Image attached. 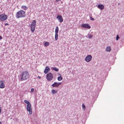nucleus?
I'll return each mask as SVG.
<instances>
[{
  "label": "nucleus",
  "mask_w": 124,
  "mask_h": 124,
  "mask_svg": "<svg viewBox=\"0 0 124 124\" xmlns=\"http://www.w3.org/2000/svg\"><path fill=\"white\" fill-rule=\"evenodd\" d=\"M25 16V12L23 10H21L17 12L16 15L17 18L24 17Z\"/></svg>",
  "instance_id": "f03ea898"
},
{
  "label": "nucleus",
  "mask_w": 124,
  "mask_h": 124,
  "mask_svg": "<svg viewBox=\"0 0 124 124\" xmlns=\"http://www.w3.org/2000/svg\"><path fill=\"white\" fill-rule=\"evenodd\" d=\"M90 19H91L92 20H93V21H94V19L93 18H92V17H90Z\"/></svg>",
  "instance_id": "c85d7f7f"
},
{
  "label": "nucleus",
  "mask_w": 124,
  "mask_h": 124,
  "mask_svg": "<svg viewBox=\"0 0 124 124\" xmlns=\"http://www.w3.org/2000/svg\"><path fill=\"white\" fill-rule=\"evenodd\" d=\"M0 124H2L1 122L0 121Z\"/></svg>",
  "instance_id": "72a5a7b5"
},
{
  "label": "nucleus",
  "mask_w": 124,
  "mask_h": 124,
  "mask_svg": "<svg viewBox=\"0 0 124 124\" xmlns=\"http://www.w3.org/2000/svg\"><path fill=\"white\" fill-rule=\"evenodd\" d=\"M36 22L35 20H33L32 21L30 25L36 26Z\"/></svg>",
  "instance_id": "f8f14e48"
},
{
  "label": "nucleus",
  "mask_w": 124,
  "mask_h": 124,
  "mask_svg": "<svg viewBox=\"0 0 124 124\" xmlns=\"http://www.w3.org/2000/svg\"><path fill=\"white\" fill-rule=\"evenodd\" d=\"M58 33H55V39L56 40H57L58 38Z\"/></svg>",
  "instance_id": "412c9836"
},
{
  "label": "nucleus",
  "mask_w": 124,
  "mask_h": 124,
  "mask_svg": "<svg viewBox=\"0 0 124 124\" xmlns=\"http://www.w3.org/2000/svg\"><path fill=\"white\" fill-rule=\"evenodd\" d=\"M81 27L84 28L90 29L91 28L90 26L87 24H83L82 25Z\"/></svg>",
  "instance_id": "0eeeda50"
},
{
  "label": "nucleus",
  "mask_w": 124,
  "mask_h": 124,
  "mask_svg": "<svg viewBox=\"0 0 124 124\" xmlns=\"http://www.w3.org/2000/svg\"><path fill=\"white\" fill-rule=\"evenodd\" d=\"M82 107L83 110H85V107L84 104L83 103L82 104Z\"/></svg>",
  "instance_id": "a878e982"
},
{
  "label": "nucleus",
  "mask_w": 124,
  "mask_h": 124,
  "mask_svg": "<svg viewBox=\"0 0 124 124\" xmlns=\"http://www.w3.org/2000/svg\"><path fill=\"white\" fill-rule=\"evenodd\" d=\"M5 81L4 80H1L0 81V88H4L5 87L4 84Z\"/></svg>",
  "instance_id": "423d86ee"
},
{
  "label": "nucleus",
  "mask_w": 124,
  "mask_h": 124,
  "mask_svg": "<svg viewBox=\"0 0 124 124\" xmlns=\"http://www.w3.org/2000/svg\"><path fill=\"white\" fill-rule=\"evenodd\" d=\"M52 69L53 70L57 72H58L59 71L58 69L56 67H54L52 68Z\"/></svg>",
  "instance_id": "aec40b11"
},
{
  "label": "nucleus",
  "mask_w": 124,
  "mask_h": 124,
  "mask_svg": "<svg viewBox=\"0 0 124 124\" xmlns=\"http://www.w3.org/2000/svg\"><path fill=\"white\" fill-rule=\"evenodd\" d=\"M31 104H27V105L26 108L27 110L32 109V108L31 107Z\"/></svg>",
  "instance_id": "4468645a"
},
{
  "label": "nucleus",
  "mask_w": 124,
  "mask_h": 124,
  "mask_svg": "<svg viewBox=\"0 0 124 124\" xmlns=\"http://www.w3.org/2000/svg\"><path fill=\"white\" fill-rule=\"evenodd\" d=\"M92 58V56L91 55H87L85 58V61L87 62H89L91 61Z\"/></svg>",
  "instance_id": "39448f33"
},
{
  "label": "nucleus",
  "mask_w": 124,
  "mask_h": 124,
  "mask_svg": "<svg viewBox=\"0 0 124 124\" xmlns=\"http://www.w3.org/2000/svg\"><path fill=\"white\" fill-rule=\"evenodd\" d=\"M52 92L53 94H55L57 93V92L54 90H52Z\"/></svg>",
  "instance_id": "b1692460"
},
{
  "label": "nucleus",
  "mask_w": 124,
  "mask_h": 124,
  "mask_svg": "<svg viewBox=\"0 0 124 124\" xmlns=\"http://www.w3.org/2000/svg\"><path fill=\"white\" fill-rule=\"evenodd\" d=\"M50 70V68L49 67L47 66L46 67L45 70L44 71V73L45 74H47L48 71H49Z\"/></svg>",
  "instance_id": "9d476101"
},
{
  "label": "nucleus",
  "mask_w": 124,
  "mask_h": 124,
  "mask_svg": "<svg viewBox=\"0 0 124 124\" xmlns=\"http://www.w3.org/2000/svg\"><path fill=\"white\" fill-rule=\"evenodd\" d=\"M29 112V114L30 115H31L32 114V109H28L27 110Z\"/></svg>",
  "instance_id": "f3484780"
},
{
  "label": "nucleus",
  "mask_w": 124,
  "mask_h": 124,
  "mask_svg": "<svg viewBox=\"0 0 124 124\" xmlns=\"http://www.w3.org/2000/svg\"><path fill=\"white\" fill-rule=\"evenodd\" d=\"M30 77L29 73L27 71H24L21 73L19 78L20 81H23L29 78Z\"/></svg>",
  "instance_id": "f257e3e1"
},
{
  "label": "nucleus",
  "mask_w": 124,
  "mask_h": 124,
  "mask_svg": "<svg viewBox=\"0 0 124 124\" xmlns=\"http://www.w3.org/2000/svg\"><path fill=\"white\" fill-rule=\"evenodd\" d=\"M59 31V28L58 26H56L55 28V33H58Z\"/></svg>",
  "instance_id": "dca6fc26"
},
{
  "label": "nucleus",
  "mask_w": 124,
  "mask_h": 124,
  "mask_svg": "<svg viewBox=\"0 0 124 124\" xmlns=\"http://www.w3.org/2000/svg\"><path fill=\"white\" fill-rule=\"evenodd\" d=\"M119 38V37L118 36V35L117 36H116V40H118V39Z\"/></svg>",
  "instance_id": "cd10ccee"
},
{
  "label": "nucleus",
  "mask_w": 124,
  "mask_h": 124,
  "mask_svg": "<svg viewBox=\"0 0 124 124\" xmlns=\"http://www.w3.org/2000/svg\"><path fill=\"white\" fill-rule=\"evenodd\" d=\"M38 77H39V78H40V77H39V76H38Z\"/></svg>",
  "instance_id": "f704fd0d"
},
{
  "label": "nucleus",
  "mask_w": 124,
  "mask_h": 124,
  "mask_svg": "<svg viewBox=\"0 0 124 124\" xmlns=\"http://www.w3.org/2000/svg\"><path fill=\"white\" fill-rule=\"evenodd\" d=\"M34 91V89L33 88H32L31 89V92L32 93Z\"/></svg>",
  "instance_id": "bb28decb"
},
{
  "label": "nucleus",
  "mask_w": 124,
  "mask_h": 124,
  "mask_svg": "<svg viewBox=\"0 0 124 124\" xmlns=\"http://www.w3.org/2000/svg\"><path fill=\"white\" fill-rule=\"evenodd\" d=\"M62 78L61 77H59L57 78V79L59 81H60L62 80Z\"/></svg>",
  "instance_id": "4be33fe9"
},
{
  "label": "nucleus",
  "mask_w": 124,
  "mask_h": 124,
  "mask_svg": "<svg viewBox=\"0 0 124 124\" xmlns=\"http://www.w3.org/2000/svg\"><path fill=\"white\" fill-rule=\"evenodd\" d=\"M93 36L92 35H91V34H88L86 37L90 39H92Z\"/></svg>",
  "instance_id": "a211bd4d"
},
{
  "label": "nucleus",
  "mask_w": 124,
  "mask_h": 124,
  "mask_svg": "<svg viewBox=\"0 0 124 124\" xmlns=\"http://www.w3.org/2000/svg\"><path fill=\"white\" fill-rule=\"evenodd\" d=\"M9 25V24L8 23H5V26L7 25Z\"/></svg>",
  "instance_id": "c756f323"
},
{
  "label": "nucleus",
  "mask_w": 124,
  "mask_h": 124,
  "mask_svg": "<svg viewBox=\"0 0 124 124\" xmlns=\"http://www.w3.org/2000/svg\"><path fill=\"white\" fill-rule=\"evenodd\" d=\"M2 37L0 35V40L2 39Z\"/></svg>",
  "instance_id": "7c9ffc66"
},
{
  "label": "nucleus",
  "mask_w": 124,
  "mask_h": 124,
  "mask_svg": "<svg viewBox=\"0 0 124 124\" xmlns=\"http://www.w3.org/2000/svg\"><path fill=\"white\" fill-rule=\"evenodd\" d=\"M98 8L101 9V10H103L104 9V6L100 4L98 5Z\"/></svg>",
  "instance_id": "ddd939ff"
},
{
  "label": "nucleus",
  "mask_w": 124,
  "mask_h": 124,
  "mask_svg": "<svg viewBox=\"0 0 124 124\" xmlns=\"http://www.w3.org/2000/svg\"><path fill=\"white\" fill-rule=\"evenodd\" d=\"M49 45V43L48 42H46L44 44V46L46 47L48 46Z\"/></svg>",
  "instance_id": "5701e85b"
},
{
  "label": "nucleus",
  "mask_w": 124,
  "mask_h": 124,
  "mask_svg": "<svg viewBox=\"0 0 124 124\" xmlns=\"http://www.w3.org/2000/svg\"><path fill=\"white\" fill-rule=\"evenodd\" d=\"M61 0H56V1L57 2H58L59 1H61Z\"/></svg>",
  "instance_id": "2f4dec72"
},
{
  "label": "nucleus",
  "mask_w": 124,
  "mask_h": 124,
  "mask_svg": "<svg viewBox=\"0 0 124 124\" xmlns=\"http://www.w3.org/2000/svg\"><path fill=\"white\" fill-rule=\"evenodd\" d=\"M21 8L24 10H26L28 9V8L25 6H23L21 7Z\"/></svg>",
  "instance_id": "6ab92c4d"
},
{
  "label": "nucleus",
  "mask_w": 124,
  "mask_h": 124,
  "mask_svg": "<svg viewBox=\"0 0 124 124\" xmlns=\"http://www.w3.org/2000/svg\"><path fill=\"white\" fill-rule=\"evenodd\" d=\"M8 17V16L5 15V14H2L0 15V19L2 21L7 20Z\"/></svg>",
  "instance_id": "20e7f679"
},
{
  "label": "nucleus",
  "mask_w": 124,
  "mask_h": 124,
  "mask_svg": "<svg viewBox=\"0 0 124 124\" xmlns=\"http://www.w3.org/2000/svg\"><path fill=\"white\" fill-rule=\"evenodd\" d=\"M61 84V83L59 82L58 83L56 82H55L51 86H53V87H58L59 85H60Z\"/></svg>",
  "instance_id": "6e6552de"
},
{
  "label": "nucleus",
  "mask_w": 124,
  "mask_h": 124,
  "mask_svg": "<svg viewBox=\"0 0 124 124\" xmlns=\"http://www.w3.org/2000/svg\"><path fill=\"white\" fill-rule=\"evenodd\" d=\"M56 18L59 21V22L60 23H61L63 21V18L62 16L60 15H58L57 17Z\"/></svg>",
  "instance_id": "1a4fd4ad"
},
{
  "label": "nucleus",
  "mask_w": 124,
  "mask_h": 124,
  "mask_svg": "<svg viewBox=\"0 0 124 124\" xmlns=\"http://www.w3.org/2000/svg\"><path fill=\"white\" fill-rule=\"evenodd\" d=\"M118 5H120V3H118Z\"/></svg>",
  "instance_id": "473e14b6"
},
{
  "label": "nucleus",
  "mask_w": 124,
  "mask_h": 124,
  "mask_svg": "<svg viewBox=\"0 0 124 124\" xmlns=\"http://www.w3.org/2000/svg\"><path fill=\"white\" fill-rule=\"evenodd\" d=\"M53 78V74L51 73L48 74L46 76V78L48 81H51Z\"/></svg>",
  "instance_id": "7ed1b4c3"
},
{
  "label": "nucleus",
  "mask_w": 124,
  "mask_h": 124,
  "mask_svg": "<svg viewBox=\"0 0 124 124\" xmlns=\"http://www.w3.org/2000/svg\"><path fill=\"white\" fill-rule=\"evenodd\" d=\"M24 102L26 103L27 104H30V102H29V101L27 100H24Z\"/></svg>",
  "instance_id": "393cba45"
},
{
  "label": "nucleus",
  "mask_w": 124,
  "mask_h": 124,
  "mask_svg": "<svg viewBox=\"0 0 124 124\" xmlns=\"http://www.w3.org/2000/svg\"><path fill=\"white\" fill-rule=\"evenodd\" d=\"M30 26L31 28V32L33 33L35 31L36 26L30 25Z\"/></svg>",
  "instance_id": "9b49d317"
},
{
  "label": "nucleus",
  "mask_w": 124,
  "mask_h": 124,
  "mask_svg": "<svg viewBox=\"0 0 124 124\" xmlns=\"http://www.w3.org/2000/svg\"><path fill=\"white\" fill-rule=\"evenodd\" d=\"M111 49L110 47L108 46L107 47L106 49V50L107 52H109L111 51Z\"/></svg>",
  "instance_id": "2eb2a0df"
}]
</instances>
